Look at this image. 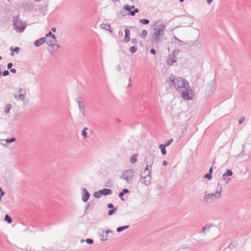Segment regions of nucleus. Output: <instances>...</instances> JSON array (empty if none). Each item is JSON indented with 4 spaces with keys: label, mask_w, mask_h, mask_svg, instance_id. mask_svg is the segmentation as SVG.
<instances>
[{
    "label": "nucleus",
    "mask_w": 251,
    "mask_h": 251,
    "mask_svg": "<svg viewBox=\"0 0 251 251\" xmlns=\"http://www.w3.org/2000/svg\"><path fill=\"white\" fill-rule=\"evenodd\" d=\"M162 164L163 166H166L167 165V162L166 161H163Z\"/></svg>",
    "instance_id": "e2e57ef3"
},
{
    "label": "nucleus",
    "mask_w": 251,
    "mask_h": 251,
    "mask_svg": "<svg viewBox=\"0 0 251 251\" xmlns=\"http://www.w3.org/2000/svg\"><path fill=\"white\" fill-rule=\"evenodd\" d=\"M4 220L8 224H11L12 222L11 218L8 215H5Z\"/></svg>",
    "instance_id": "f704fd0d"
},
{
    "label": "nucleus",
    "mask_w": 251,
    "mask_h": 251,
    "mask_svg": "<svg viewBox=\"0 0 251 251\" xmlns=\"http://www.w3.org/2000/svg\"><path fill=\"white\" fill-rule=\"evenodd\" d=\"M245 120V117H242L239 120V124H241L243 123L244 121Z\"/></svg>",
    "instance_id": "09e8293b"
},
{
    "label": "nucleus",
    "mask_w": 251,
    "mask_h": 251,
    "mask_svg": "<svg viewBox=\"0 0 251 251\" xmlns=\"http://www.w3.org/2000/svg\"><path fill=\"white\" fill-rule=\"evenodd\" d=\"M26 94L25 89L21 88L18 91L17 93L14 95V98L18 101H24Z\"/></svg>",
    "instance_id": "1a4fd4ad"
},
{
    "label": "nucleus",
    "mask_w": 251,
    "mask_h": 251,
    "mask_svg": "<svg viewBox=\"0 0 251 251\" xmlns=\"http://www.w3.org/2000/svg\"><path fill=\"white\" fill-rule=\"evenodd\" d=\"M125 38L124 39V41L126 43H127L130 40V31L129 29H128L127 28H126L125 29Z\"/></svg>",
    "instance_id": "4468645a"
},
{
    "label": "nucleus",
    "mask_w": 251,
    "mask_h": 251,
    "mask_svg": "<svg viewBox=\"0 0 251 251\" xmlns=\"http://www.w3.org/2000/svg\"><path fill=\"white\" fill-rule=\"evenodd\" d=\"M129 227V226H120L117 228V231L118 232H121L123 231L124 230L128 228Z\"/></svg>",
    "instance_id": "c756f323"
},
{
    "label": "nucleus",
    "mask_w": 251,
    "mask_h": 251,
    "mask_svg": "<svg viewBox=\"0 0 251 251\" xmlns=\"http://www.w3.org/2000/svg\"><path fill=\"white\" fill-rule=\"evenodd\" d=\"M148 34V32L146 30L144 29L142 31L141 33L139 34V36L142 39H145Z\"/></svg>",
    "instance_id": "c85d7f7f"
},
{
    "label": "nucleus",
    "mask_w": 251,
    "mask_h": 251,
    "mask_svg": "<svg viewBox=\"0 0 251 251\" xmlns=\"http://www.w3.org/2000/svg\"><path fill=\"white\" fill-rule=\"evenodd\" d=\"M44 43H45V38L42 37L37 40H36L34 42V45L35 47H37L42 45Z\"/></svg>",
    "instance_id": "a211bd4d"
},
{
    "label": "nucleus",
    "mask_w": 251,
    "mask_h": 251,
    "mask_svg": "<svg viewBox=\"0 0 251 251\" xmlns=\"http://www.w3.org/2000/svg\"><path fill=\"white\" fill-rule=\"evenodd\" d=\"M186 88L180 92L181 94V97L184 100H192L195 97L194 91L190 88L189 84Z\"/></svg>",
    "instance_id": "423d86ee"
},
{
    "label": "nucleus",
    "mask_w": 251,
    "mask_h": 251,
    "mask_svg": "<svg viewBox=\"0 0 251 251\" xmlns=\"http://www.w3.org/2000/svg\"><path fill=\"white\" fill-rule=\"evenodd\" d=\"M152 179L151 176L150 175V173H147L146 175L144 174L143 173H140V178L139 179L140 182L145 185L146 186L149 185Z\"/></svg>",
    "instance_id": "6e6552de"
},
{
    "label": "nucleus",
    "mask_w": 251,
    "mask_h": 251,
    "mask_svg": "<svg viewBox=\"0 0 251 251\" xmlns=\"http://www.w3.org/2000/svg\"><path fill=\"white\" fill-rule=\"evenodd\" d=\"M16 141V139L15 138H11L10 139H7L5 140V141L7 143H11Z\"/></svg>",
    "instance_id": "37998d69"
},
{
    "label": "nucleus",
    "mask_w": 251,
    "mask_h": 251,
    "mask_svg": "<svg viewBox=\"0 0 251 251\" xmlns=\"http://www.w3.org/2000/svg\"><path fill=\"white\" fill-rule=\"evenodd\" d=\"M139 12V9L138 8H135L133 11H130V15L131 16H134L136 13H138Z\"/></svg>",
    "instance_id": "ea45409f"
},
{
    "label": "nucleus",
    "mask_w": 251,
    "mask_h": 251,
    "mask_svg": "<svg viewBox=\"0 0 251 251\" xmlns=\"http://www.w3.org/2000/svg\"><path fill=\"white\" fill-rule=\"evenodd\" d=\"M51 30H52L53 32H55L56 31V28H55V27H52V28H51Z\"/></svg>",
    "instance_id": "69168bd1"
},
{
    "label": "nucleus",
    "mask_w": 251,
    "mask_h": 251,
    "mask_svg": "<svg viewBox=\"0 0 251 251\" xmlns=\"http://www.w3.org/2000/svg\"><path fill=\"white\" fill-rule=\"evenodd\" d=\"M104 232L108 235L109 233H113V231L111 229H108L104 231Z\"/></svg>",
    "instance_id": "864d4df0"
},
{
    "label": "nucleus",
    "mask_w": 251,
    "mask_h": 251,
    "mask_svg": "<svg viewBox=\"0 0 251 251\" xmlns=\"http://www.w3.org/2000/svg\"><path fill=\"white\" fill-rule=\"evenodd\" d=\"M131 42L134 44H136L137 43V40L136 39H132Z\"/></svg>",
    "instance_id": "6e6d98bb"
},
{
    "label": "nucleus",
    "mask_w": 251,
    "mask_h": 251,
    "mask_svg": "<svg viewBox=\"0 0 251 251\" xmlns=\"http://www.w3.org/2000/svg\"><path fill=\"white\" fill-rule=\"evenodd\" d=\"M151 167H152L151 166H150L149 165H147L146 164V167L144 169V172H143L144 173V174L146 175L147 173L150 172V175H151Z\"/></svg>",
    "instance_id": "4be33fe9"
},
{
    "label": "nucleus",
    "mask_w": 251,
    "mask_h": 251,
    "mask_svg": "<svg viewBox=\"0 0 251 251\" xmlns=\"http://www.w3.org/2000/svg\"><path fill=\"white\" fill-rule=\"evenodd\" d=\"M13 66V64L12 63H9L7 65V68L8 69H10L11 68V67H12Z\"/></svg>",
    "instance_id": "4d7b16f0"
},
{
    "label": "nucleus",
    "mask_w": 251,
    "mask_h": 251,
    "mask_svg": "<svg viewBox=\"0 0 251 251\" xmlns=\"http://www.w3.org/2000/svg\"><path fill=\"white\" fill-rule=\"evenodd\" d=\"M139 22L143 25H148L150 23V21L148 19H142L139 20Z\"/></svg>",
    "instance_id": "72a5a7b5"
},
{
    "label": "nucleus",
    "mask_w": 251,
    "mask_h": 251,
    "mask_svg": "<svg viewBox=\"0 0 251 251\" xmlns=\"http://www.w3.org/2000/svg\"><path fill=\"white\" fill-rule=\"evenodd\" d=\"M124 9L128 11H130L131 10L130 5L128 4H126L125 5H124Z\"/></svg>",
    "instance_id": "79ce46f5"
},
{
    "label": "nucleus",
    "mask_w": 251,
    "mask_h": 251,
    "mask_svg": "<svg viewBox=\"0 0 251 251\" xmlns=\"http://www.w3.org/2000/svg\"><path fill=\"white\" fill-rule=\"evenodd\" d=\"M167 82L169 86L175 89L178 92H180L184 88H187L189 84L188 81L180 77H176L173 75H171L167 80Z\"/></svg>",
    "instance_id": "f257e3e1"
},
{
    "label": "nucleus",
    "mask_w": 251,
    "mask_h": 251,
    "mask_svg": "<svg viewBox=\"0 0 251 251\" xmlns=\"http://www.w3.org/2000/svg\"><path fill=\"white\" fill-rule=\"evenodd\" d=\"M101 194L103 196L110 195L112 194V191L111 189L104 188L100 190Z\"/></svg>",
    "instance_id": "dca6fc26"
},
{
    "label": "nucleus",
    "mask_w": 251,
    "mask_h": 251,
    "mask_svg": "<svg viewBox=\"0 0 251 251\" xmlns=\"http://www.w3.org/2000/svg\"><path fill=\"white\" fill-rule=\"evenodd\" d=\"M215 85L213 82H210L207 85L205 94L208 96L212 95L215 91Z\"/></svg>",
    "instance_id": "9d476101"
},
{
    "label": "nucleus",
    "mask_w": 251,
    "mask_h": 251,
    "mask_svg": "<svg viewBox=\"0 0 251 251\" xmlns=\"http://www.w3.org/2000/svg\"><path fill=\"white\" fill-rule=\"evenodd\" d=\"M86 242L87 243V244H93V240L91 239H90V238H88V239H86Z\"/></svg>",
    "instance_id": "de8ad7c7"
},
{
    "label": "nucleus",
    "mask_w": 251,
    "mask_h": 251,
    "mask_svg": "<svg viewBox=\"0 0 251 251\" xmlns=\"http://www.w3.org/2000/svg\"><path fill=\"white\" fill-rule=\"evenodd\" d=\"M222 188L217 186L215 192H204L203 201L205 202L210 203L220 200L222 197Z\"/></svg>",
    "instance_id": "f03ea898"
},
{
    "label": "nucleus",
    "mask_w": 251,
    "mask_h": 251,
    "mask_svg": "<svg viewBox=\"0 0 251 251\" xmlns=\"http://www.w3.org/2000/svg\"><path fill=\"white\" fill-rule=\"evenodd\" d=\"M212 171H213V168H212V167H211L209 170L208 173H210L212 175Z\"/></svg>",
    "instance_id": "680f3d73"
},
{
    "label": "nucleus",
    "mask_w": 251,
    "mask_h": 251,
    "mask_svg": "<svg viewBox=\"0 0 251 251\" xmlns=\"http://www.w3.org/2000/svg\"><path fill=\"white\" fill-rule=\"evenodd\" d=\"M151 53L152 54H155L156 53V51L154 49H152L151 50Z\"/></svg>",
    "instance_id": "13d9d810"
},
{
    "label": "nucleus",
    "mask_w": 251,
    "mask_h": 251,
    "mask_svg": "<svg viewBox=\"0 0 251 251\" xmlns=\"http://www.w3.org/2000/svg\"><path fill=\"white\" fill-rule=\"evenodd\" d=\"M10 72L12 73H15L16 72V70L15 69H10Z\"/></svg>",
    "instance_id": "052dcab7"
},
{
    "label": "nucleus",
    "mask_w": 251,
    "mask_h": 251,
    "mask_svg": "<svg viewBox=\"0 0 251 251\" xmlns=\"http://www.w3.org/2000/svg\"><path fill=\"white\" fill-rule=\"evenodd\" d=\"M178 53V50H175L173 53V55H174V56H176V55H177Z\"/></svg>",
    "instance_id": "5fc2aeb1"
},
{
    "label": "nucleus",
    "mask_w": 251,
    "mask_h": 251,
    "mask_svg": "<svg viewBox=\"0 0 251 251\" xmlns=\"http://www.w3.org/2000/svg\"><path fill=\"white\" fill-rule=\"evenodd\" d=\"M117 210V208H115L112 209H110L108 211V214L109 216H111V215H113V214H114L115 213H116Z\"/></svg>",
    "instance_id": "e433bc0d"
},
{
    "label": "nucleus",
    "mask_w": 251,
    "mask_h": 251,
    "mask_svg": "<svg viewBox=\"0 0 251 251\" xmlns=\"http://www.w3.org/2000/svg\"><path fill=\"white\" fill-rule=\"evenodd\" d=\"M152 28L153 32L164 35L166 26L161 21H156L152 25Z\"/></svg>",
    "instance_id": "39448f33"
},
{
    "label": "nucleus",
    "mask_w": 251,
    "mask_h": 251,
    "mask_svg": "<svg viewBox=\"0 0 251 251\" xmlns=\"http://www.w3.org/2000/svg\"><path fill=\"white\" fill-rule=\"evenodd\" d=\"M153 161H154V157L152 155L149 154L146 156L145 161L147 165H149L150 166H152V165L153 163Z\"/></svg>",
    "instance_id": "f8f14e48"
},
{
    "label": "nucleus",
    "mask_w": 251,
    "mask_h": 251,
    "mask_svg": "<svg viewBox=\"0 0 251 251\" xmlns=\"http://www.w3.org/2000/svg\"><path fill=\"white\" fill-rule=\"evenodd\" d=\"M55 35L54 34H53L50 31L48 33H47L46 35V36L43 37L44 38H45L46 39H48V38H51V40H52V42H54V40L55 39ZM49 43H51V41H49L48 42Z\"/></svg>",
    "instance_id": "f3484780"
},
{
    "label": "nucleus",
    "mask_w": 251,
    "mask_h": 251,
    "mask_svg": "<svg viewBox=\"0 0 251 251\" xmlns=\"http://www.w3.org/2000/svg\"><path fill=\"white\" fill-rule=\"evenodd\" d=\"M12 105L10 104H7L5 105L4 108V112L5 114H8L10 112V109H11Z\"/></svg>",
    "instance_id": "5701e85b"
},
{
    "label": "nucleus",
    "mask_w": 251,
    "mask_h": 251,
    "mask_svg": "<svg viewBox=\"0 0 251 251\" xmlns=\"http://www.w3.org/2000/svg\"><path fill=\"white\" fill-rule=\"evenodd\" d=\"M129 192V191L127 189H123L122 191L119 193V196L121 198L122 201H124L125 199L123 198V196L125 193H127Z\"/></svg>",
    "instance_id": "b1692460"
},
{
    "label": "nucleus",
    "mask_w": 251,
    "mask_h": 251,
    "mask_svg": "<svg viewBox=\"0 0 251 251\" xmlns=\"http://www.w3.org/2000/svg\"><path fill=\"white\" fill-rule=\"evenodd\" d=\"M115 70L117 72H120L121 70V66L119 64L117 65L116 66V67H115Z\"/></svg>",
    "instance_id": "8fccbe9b"
},
{
    "label": "nucleus",
    "mask_w": 251,
    "mask_h": 251,
    "mask_svg": "<svg viewBox=\"0 0 251 251\" xmlns=\"http://www.w3.org/2000/svg\"><path fill=\"white\" fill-rule=\"evenodd\" d=\"M13 28L17 32H23L27 25L25 22H23L19 18L18 16H15L13 19Z\"/></svg>",
    "instance_id": "7ed1b4c3"
},
{
    "label": "nucleus",
    "mask_w": 251,
    "mask_h": 251,
    "mask_svg": "<svg viewBox=\"0 0 251 251\" xmlns=\"http://www.w3.org/2000/svg\"><path fill=\"white\" fill-rule=\"evenodd\" d=\"M207 1V2L208 4H210L213 0H206Z\"/></svg>",
    "instance_id": "0e129e2a"
},
{
    "label": "nucleus",
    "mask_w": 251,
    "mask_h": 251,
    "mask_svg": "<svg viewBox=\"0 0 251 251\" xmlns=\"http://www.w3.org/2000/svg\"><path fill=\"white\" fill-rule=\"evenodd\" d=\"M107 207H108V208H112V209L114 208V205H113V204H112V203H109V204H108V205H107Z\"/></svg>",
    "instance_id": "603ef678"
},
{
    "label": "nucleus",
    "mask_w": 251,
    "mask_h": 251,
    "mask_svg": "<svg viewBox=\"0 0 251 251\" xmlns=\"http://www.w3.org/2000/svg\"><path fill=\"white\" fill-rule=\"evenodd\" d=\"M88 129V128L87 127H84L81 131V134L85 139L87 138V133L86 131Z\"/></svg>",
    "instance_id": "2f4dec72"
},
{
    "label": "nucleus",
    "mask_w": 251,
    "mask_h": 251,
    "mask_svg": "<svg viewBox=\"0 0 251 251\" xmlns=\"http://www.w3.org/2000/svg\"><path fill=\"white\" fill-rule=\"evenodd\" d=\"M1 66H0V78L1 76Z\"/></svg>",
    "instance_id": "338daca9"
},
{
    "label": "nucleus",
    "mask_w": 251,
    "mask_h": 251,
    "mask_svg": "<svg viewBox=\"0 0 251 251\" xmlns=\"http://www.w3.org/2000/svg\"><path fill=\"white\" fill-rule=\"evenodd\" d=\"M130 7H131V9H134L135 8L134 6V5H131L130 6Z\"/></svg>",
    "instance_id": "774afa93"
},
{
    "label": "nucleus",
    "mask_w": 251,
    "mask_h": 251,
    "mask_svg": "<svg viewBox=\"0 0 251 251\" xmlns=\"http://www.w3.org/2000/svg\"><path fill=\"white\" fill-rule=\"evenodd\" d=\"M75 101L78 104V108L84 106V104L81 103V99L80 98H78L75 99Z\"/></svg>",
    "instance_id": "473e14b6"
},
{
    "label": "nucleus",
    "mask_w": 251,
    "mask_h": 251,
    "mask_svg": "<svg viewBox=\"0 0 251 251\" xmlns=\"http://www.w3.org/2000/svg\"><path fill=\"white\" fill-rule=\"evenodd\" d=\"M209 228H210V226H205V227H203V228L202 229V231L203 233H205V232L206 231H207V230H208L209 229Z\"/></svg>",
    "instance_id": "49530a36"
},
{
    "label": "nucleus",
    "mask_w": 251,
    "mask_h": 251,
    "mask_svg": "<svg viewBox=\"0 0 251 251\" xmlns=\"http://www.w3.org/2000/svg\"><path fill=\"white\" fill-rule=\"evenodd\" d=\"M137 50V49L136 47H131L130 48V52L131 53H135L136 50Z\"/></svg>",
    "instance_id": "a19ab883"
},
{
    "label": "nucleus",
    "mask_w": 251,
    "mask_h": 251,
    "mask_svg": "<svg viewBox=\"0 0 251 251\" xmlns=\"http://www.w3.org/2000/svg\"><path fill=\"white\" fill-rule=\"evenodd\" d=\"M138 154H134L130 158V162L133 164L137 160Z\"/></svg>",
    "instance_id": "cd10ccee"
},
{
    "label": "nucleus",
    "mask_w": 251,
    "mask_h": 251,
    "mask_svg": "<svg viewBox=\"0 0 251 251\" xmlns=\"http://www.w3.org/2000/svg\"><path fill=\"white\" fill-rule=\"evenodd\" d=\"M49 41H52V40H51V38H48V39H45V43H46L47 44V45H48L49 46H51V47H56L57 48H59V46L58 45H57L55 44V43L56 42V38L55 37V39L54 40V42H52L50 43H49L48 42Z\"/></svg>",
    "instance_id": "2eb2a0df"
},
{
    "label": "nucleus",
    "mask_w": 251,
    "mask_h": 251,
    "mask_svg": "<svg viewBox=\"0 0 251 251\" xmlns=\"http://www.w3.org/2000/svg\"><path fill=\"white\" fill-rule=\"evenodd\" d=\"M10 197H4L0 203V208L9 205L11 202Z\"/></svg>",
    "instance_id": "ddd939ff"
},
{
    "label": "nucleus",
    "mask_w": 251,
    "mask_h": 251,
    "mask_svg": "<svg viewBox=\"0 0 251 251\" xmlns=\"http://www.w3.org/2000/svg\"><path fill=\"white\" fill-rule=\"evenodd\" d=\"M232 175V172L230 170H227L223 175L224 179H226V177L227 176H231Z\"/></svg>",
    "instance_id": "a878e982"
},
{
    "label": "nucleus",
    "mask_w": 251,
    "mask_h": 251,
    "mask_svg": "<svg viewBox=\"0 0 251 251\" xmlns=\"http://www.w3.org/2000/svg\"><path fill=\"white\" fill-rule=\"evenodd\" d=\"M90 204H87L86 205V209H85V212L86 213L87 210L89 209V208L90 207Z\"/></svg>",
    "instance_id": "bf43d9fd"
},
{
    "label": "nucleus",
    "mask_w": 251,
    "mask_h": 251,
    "mask_svg": "<svg viewBox=\"0 0 251 251\" xmlns=\"http://www.w3.org/2000/svg\"><path fill=\"white\" fill-rule=\"evenodd\" d=\"M173 139H171L168 140L167 141H166L165 144L164 145H165L166 147H168V146H170V145L173 142Z\"/></svg>",
    "instance_id": "c03bdc74"
},
{
    "label": "nucleus",
    "mask_w": 251,
    "mask_h": 251,
    "mask_svg": "<svg viewBox=\"0 0 251 251\" xmlns=\"http://www.w3.org/2000/svg\"><path fill=\"white\" fill-rule=\"evenodd\" d=\"M166 146L164 145V144H161L159 145V149L161 150V153L163 155H166V151L165 149V148Z\"/></svg>",
    "instance_id": "bb28decb"
},
{
    "label": "nucleus",
    "mask_w": 251,
    "mask_h": 251,
    "mask_svg": "<svg viewBox=\"0 0 251 251\" xmlns=\"http://www.w3.org/2000/svg\"><path fill=\"white\" fill-rule=\"evenodd\" d=\"M5 195V192L2 190V189L0 187V202L2 200V198Z\"/></svg>",
    "instance_id": "58836bf2"
},
{
    "label": "nucleus",
    "mask_w": 251,
    "mask_h": 251,
    "mask_svg": "<svg viewBox=\"0 0 251 251\" xmlns=\"http://www.w3.org/2000/svg\"><path fill=\"white\" fill-rule=\"evenodd\" d=\"M108 235L104 232V231L102 232L100 235V240L101 241H106L107 239Z\"/></svg>",
    "instance_id": "393cba45"
},
{
    "label": "nucleus",
    "mask_w": 251,
    "mask_h": 251,
    "mask_svg": "<svg viewBox=\"0 0 251 251\" xmlns=\"http://www.w3.org/2000/svg\"><path fill=\"white\" fill-rule=\"evenodd\" d=\"M163 36V35L152 31L150 35V43L152 45H157L162 42Z\"/></svg>",
    "instance_id": "0eeeda50"
},
{
    "label": "nucleus",
    "mask_w": 251,
    "mask_h": 251,
    "mask_svg": "<svg viewBox=\"0 0 251 251\" xmlns=\"http://www.w3.org/2000/svg\"><path fill=\"white\" fill-rule=\"evenodd\" d=\"M100 27L102 29H104L106 30L109 31L110 33L112 32V31L111 29L110 26L109 25L102 24L100 25Z\"/></svg>",
    "instance_id": "412c9836"
},
{
    "label": "nucleus",
    "mask_w": 251,
    "mask_h": 251,
    "mask_svg": "<svg viewBox=\"0 0 251 251\" xmlns=\"http://www.w3.org/2000/svg\"><path fill=\"white\" fill-rule=\"evenodd\" d=\"M135 174V171L132 169H129L124 171L120 176V179L126 182V183H130Z\"/></svg>",
    "instance_id": "20e7f679"
},
{
    "label": "nucleus",
    "mask_w": 251,
    "mask_h": 251,
    "mask_svg": "<svg viewBox=\"0 0 251 251\" xmlns=\"http://www.w3.org/2000/svg\"><path fill=\"white\" fill-rule=\"evenodd\" d=\"M9 74V71H7V70L4 71H3V73H2V75H3V76H7V75H8Z\"/></svg>",
    "instance_id": "3c124183"
},
{
    "label": "nucleus",
    "mask_w": 251,
    "mask_h": 251,
    "mask_svg": "<svg viewBox=\"0 0 251 251\" xmlns=\"http://www.w3.org/2000/svg\"><path fill=\"white\" fill-rule=\"evenodd\" d=\"M81 191H82L81 200L83 202H86L90 197V194L85 188H81Z\"/></svg>",
    "instance_id": "9b49d317"
},
{
    "label": "nucleus",
    "mask_w": 251,
    "mask_h": 251,
    "mask_svg": "<svg viewBox=\"0 0 251 251\" xmlns=\"http://www.w3.org/2000/svg\"><path fill=\"white\" fill-rule=\"evenodd\" d=\"M102 196L100 190L95 192L94 194V196L96 198H99Z\"/></svg>",
    "instance_id": "c9c22d12"
},
{
    "label": "nucleus",
    "mask_w": 251,
    "mask_h": 251,
    "mask_svg": "<svg viewBox=\"0 0 251 251\" xmlns=\"http://www.w3.org/2000/svg\"><path fill=\"white\" fill-rule=\"evenodd\" d=\"M174 39H175V41L176 42V43L177 44H178L180 46L182 45V42L181 40H180L179 39L177 38L176 37H175Z\"/></svg>",
    "instance_id": "a18cd8bd"
},
{
    "label": "nucleus",
    "mask_w": 251,
    "mask_h": 251,
    "mask_svg": "<svg viewBox=\"0 0 251 251\" xmlns=\"http://www.w3.org/2000/svg\"><path fill=\"white\" fill-rule=\"evenodd\" d=\"M19 47H15L14 48H13L12 47H11L10 48V50L12 51L11 53H10V55L11 56H14V53L13 52H15L16 53H18L19 52Z\"/></svg>",
    "instance_id": "7c9ffc66"
},
{
    "label": "nucleus",
    "mask_w": 251,
    "mask_h": 251,
    "mask_svg": "<svg viewBox=\"0 0 251 251\" xmlns=\"http://www.w3.org/2000/svg\"><path fill=\"white\" fill-rule=\"evenodd\" d=\"M79 113L81 114V117L84 118L86 116V112L85 108V105L79 108Z\"/></svg>",
    "instance_id": "aec40b11"
},
{
    "label": "nucleus",
    "mask_w": 251,
    "mask_h": 251,
    "mask_svg": "<svg viewBox=\"0 0 251 251\" xmlns=\"http://www.w3.org/2000/svg\"><path fill=\"white\" fill-rule=\"evenodd\" d=\"M177 61V57L174 55H170L169 59L167 60L168 64L172 65L173 63L176 62Z\"/></svg>",
    "instance_id": "6ab92c4d"
},
{
    "label": "nucleus",
    "mask_w": 251,
    "mask_h": 251,
    "mask_svg": "<svg viewBox=\"0 0 251 251\" xmlns=\"http://www.w3.org/2000/svg\"><path fill=\"white\" fill-rule=\"evenodd\" d=\"M204 178H207L208 180H210L212 178V175L210 173H207L204 176Z\"/></svg>",
    "instance_id": "4c0bfd02"
}]
</instances>
